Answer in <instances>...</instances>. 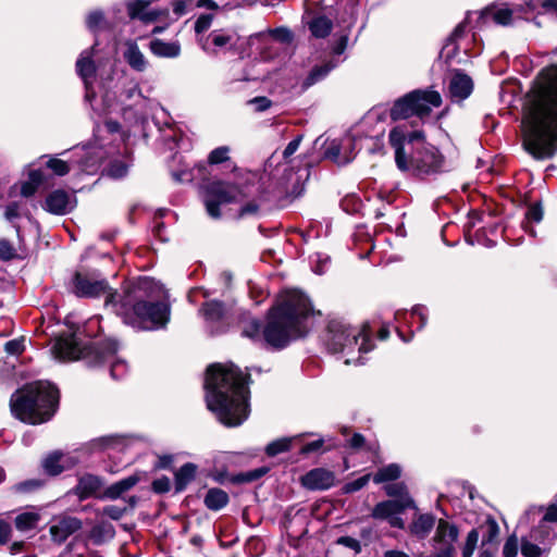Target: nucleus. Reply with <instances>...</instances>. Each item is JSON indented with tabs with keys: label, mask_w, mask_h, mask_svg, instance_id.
<instances>
[{
	"label": "nucleus",
	"mask_w": 557,
	"mask_h": 557,
	"mask_svg": "<svg viewBox=\"0 0 557 557\" xmlns=\"http://www.w3.org/2000/svg\"><path fill=\"white\" fill-rule=\"evenodd\" d=\"M523 125V147L537 160L557 149V66L542 70L531 90Z\"/></svg>",
	"instance_id": "obj_1"
},
{
	"label": "nucleus",
	"mask_w": 557,
	"mask_h": 557,
	"mask_svg": "<svg viewBox=\"0 0 557 557\" xmlns=\"http://www.w3.org/2000/svg\"><path fill=\"white\" fill-rule=\"evenodd\" d=\"M311 314L313 309L308 297L299 290H288L270 309L263 327L259 320L251 319L244 324L242 334L255 343L282 349L308 333V319Z\"/></svg>",
	"instance_id": "obj_2"
},
{
	"label": "nucleus",
	"mask_w": 557,
	"mask_h": 557,
	"mask_svg": "<svg viewBox=\"0 0 557 557\" xmlns=\"http://www.w3.org/2000/svg\"><path fill=\"white\" fill-rule=\"evenodd\" d=\"M249 373L234 363H215L205 380L207 407L226 426L240 425L249 414Z\"/></svg>",
	"instance_id": "obj_3"
},
{
	"label": "nucleus",
	"mask_w": 557,
	"mask_h": 557,
	"mask_svg": "<svg viewBox=\"0 0 557 557\" xmlns=\"http://www.w3.org/2000/svg\"><path fill=\"white\" fill-rule=\"evenodd\" d=\"M58 389L48 382H35L15 392L11 411L18 420L40 424L51 419L58 405Z\"/></svg>",
	"instance_id": "obj_4"
},
{
	"label": "nucleus",
	"mask_w": 557,
	"mask_h": 557,
	"mask_svg": "<svg viewBox=\"0 0 557 557\" xmlns=\"http://www.w3.org/2000/svg\"><path fill=\"white\" fill-rule=\"evenodd\" d=\"M323 341L331 352H344L347 356L358 351L357 359L347 358L345 363L363 364L362 354L371 351L374 347L368 324L352 326L344 320L333 319L329 322Z\"/></svg>",
	"instance_id": "obj_5"
},
{
	"label": "nucleus",
	"mask_w": 557,
	"mask_h": 557,
	"mask_svg": "<svg viewBox=\"0 0 557 557\" xmlns=\"http://www.w3.org/2000/svg\"><path fill=\"white\" fill-rule=\"evenodd\" d=\"M170 318L168 290L154 278L141 276V331L163 330Z\"/></svg>",
	"instance_id": "obj_6"
},
{
	"label": "nucleus",
	"mask_w": 557,
	"mask_h": 557,
	"mask_svg": "<svg viewBox=\"0 0 557 557\" xmlns=\"http://www.w3.org/2000/svg\"><path fill=\"white\" fill-rule=\"evenodd\" d=\"M199 188L207 212L213 219L221 216V206L239 202L251 194L248 187L239 189L219 176H202Z\"/></svg>",
	"instance_id": "obj_7"
},
{
	"label": "nucleus",
	"mask_w": 557,
	"mask_h": 557,
	"mask_svg": "<svg viewBox=\"0 0 557 557\" xmlns=\"http://www.w3.org/2000/svg\"><path fill=\"white\" fill-rule=\"evenodd\" d=\"M442 104V97L435 90L417 89L397 99L389 112L393 121L408 119L417 115L424 119L430 115L433 108Z\"/></svg>",
	"instance_id": "obj_8"
},
{
	"label": "nucleus",
	"mask_w": 557,
	"mask_h": 557,
	"mask_svg": "<svg viewBox=\"0 0 557 557\" xmlns=\"http://www.w3.org/2000/svg\"><path fill=\"white\" fill-rule=\"evenodd\" d=\"M104 306L126 325L139 327V287L137 284L127 282L120 289H111L106 297Z\"/></svg>",
	"instance_id": "obj_9"
},
{
	"label": "nucleus",
	"mask_w": 557,
	"mask_h": 557,
	"mask_svg": "<svg viewBox=\"0 0 557 557\" xmlns=\"http://www.w3.org/2000/svg\"><path fill=\"white\" fill-rule=\"evenodd\" d=\"M69 290L78 298H99L107 297L111 287L98 271L79 270L73 274Z\"/></svg>",
	"instance_id": "obj_10"
},
{
	"label": "nucleus",
	"mask_w": 557,
	"mask_h": 557,
	"mask_svg": "<svg viewBox=\"0 0 557 557\" xmlns=\"http://www.w3.org/2000/svg\"><path fill=\"white\" fill-rule=\"evenodd\" d=\"M267 181L262 182L267 185L268 199H273L282 205L292 201L302 195L306 186V178L302 176H264Z\"/></svg>",
	"instance_id": "obj_11"
},
{
	"label": "nucleus",
	"mask_w": 557,
	"mask_h": 557,
	"mask_svg": "<svg viewBox=\"0 0 557 557\" xmlns=\"http://www.w3.org/2000/svg\"><path fill=\"white\" fill-rule=\"evenodd\" d=\"M100 343H94L91 346L82 347L75 335L61 336L55 339L52 354L60 361H73L79 358H90L95 356L102 358V349Z\"/></svg>",
	"instance_id": "obj_12"
},
{
	"label": "nucleus",
	"mask_w": 557,
	"mask_h": 557,
	"mask_svg": "<svg viewBox=\"0 0 557 557\" xmlns=\"http://www.w3.org/2000/svg\"><path fill=\"white\" fill-rule=\"evenodd\" d=\"M458 539V527L445 519H440L431 540L434 553L425 557H456L455 543Z\"/></svg>",
	"instance_id": "obj_13"
},
{
	"label": "nucleus",
	"mask_w": 557,
	"mask_h": 557,
	"mask_svg": "<svg viewBox=\"0 0 557 557\" xmlns=\"http://www.w3.org/2000/svg\"><path fill=\"white\" fill-rule=\"evenodd\" d=\"M407 508H416V504L410 496H405L401 499L384 500L374 506L371 517L377 520H386L392 528L404 529L405 521L400 515Z\"/></svg>",
	"instance_id": "obj_14"
},
{
	"label": "nucleus",
	"mask_w": 557,
	"mask_h": 557,
	"mask_svg": "<svg viewBox=\"0 0 557 557\" xmlns=\"http://www.w3.org/2000/svg\"><path fill=\"white\" fill-rule=\"evenodd\" d=\"M76 206L75 191L67 193L63 189H55L46 197L44 209L51 214L65 215L72 212Z\"/></svg>",
	"instance_id": "obj_15"
},
{
	"label": "nucleus",
	"mask_w": 557,
	"mask_h": 557,
	"mask_svg": "<svg viewBox=\"0 0 557 557\" xmlns=\"http://www.w3.org/2000/svg\"><path fill=\"white\" fill-rule=\"evenodd\" d=\"M99 347L102 349V358L95 356L94 360L90 362L95 366L110 362V374L112 379L119 380L124 377L127 373V364L123 360L114 359V354L117 349L116 343L112 339H108L99 344Z\"/></svg>",
	"instance_id": "obj_16"
},
{
	"label": "nucleus",
	"mask_w": 557,
	"mask_h": 557,
	"mask_svg": "<svg viewBox=\"0 0 557 557\" xmlns=\"http://www.w3.org/2000/svg\"><path fill=\"white\" fill-rule=\"evenodd\" d=\"M323 158L332 162L343 165L349 163L355 158L354 140L350 137L344 138L342 141L335 139L326 141Z\"/></svg>",
	"instance_id": "obj_17"
},
{
	"label": "nucleus",
	"mask_w": 557,
	"mask_h": 557,
	"mask_svg": "<svg viewBox=\"0 0 557 557\" xmlns=\"http://www.w3.org/2000/svg\"><path fill=\"white\" fill-rule=\"evenodd\" d=\"M126 447V438L120 435H106L97 437L88 442L82 449L89 454H108L120 453Z\"/></svg>",
	"instance_id": "obj_18"
},
{
	"label": "nucleus",
	"mask_w": 557,
	"mask_h": 557,
	"mask_svg": "<svg viewBox=\"0 0 557 557\" xmlns=\"http://www.w3.org/2000/svg\"><path fill=\"white\" fill-rule=\"evenodd\" d=\"M334 483V473L324 468H314L301 476L302 486L311 491L329 490Z\"/></svg>",
	"instance_id": "obj_19"
},
{
	"label": "nucleus",
	"mask_w": 557,
	"mask_h": 557,
	"mask_svg": "<svg viewBox=\"0 0 557 557\" xmlns=\"http://www.w3.org/2000/svg\"><path fill=\"white\" fill-rule=\"evenodd\" d=\"M82 527L81 520L71 516H60L53 519L50 535L57 543H63L70 535Z\"/></svg>",
	"instance_id": "obj_20"
},
{
	"label": "nucleus",
	"mask_w": 557,
	"mask_h": 557,
	"mask_svg": "<svg viewBox=\"0 0 557 557\" xmlns=\"http://www.w3.org/2000/svg\"><path fill=\"white\" fill-rule=\"evenodd\" d=\"M45 170H50L53 174H67L72 169L61 159L53 157L47 159L46 156H42L29 163L25 168L24 174H42Z\"/></svg>",
	"instance_id": "obj_21"
},
{
	"label": "nucleus",
	"mask_w": 557,
	"mask_h": 557,
	"mask_svg": "<svg viewBox=\"0 0 557 557\" xmlns=\"http://www.w3.org/2000/svg\"><path fill=\"white\" fill-rule=\"evenodd\" d=\"M448 90L450 98L454 101H462L468 98L473 90L472 78L469 75L457 71L450 78Z\"/></svg>",
	"instance_id": "obj_22"
},
{
	"label": "nucleus",
	"mask_w": 557,
	"mask_h": 557,
	"mask_svg": "<svg viewBox=\"0 0 557 557\" xmlns=\"http://www.w3.org/2000/svg\"><path fill=\"white\" fill-rule=\"evenodd\" d=\"M438 520L432 513H417L413 516L408 531L418 540H425L432 530L437 527Z\"/></svg>",
	"instance_id": "obj_23"
},
{
	"label": "nucleus",
	"mask_w": 557,
	"mask_h": 557,
	"mask_svg": "<svg viewBox=\"0 0 557 557\" xmlns=\"http://www.w3.org/2000/svg\"><path fill=\"white\" fill-rule=\"evenodd\" d=\"M76 70L78 75L82 77L85 84L86 88V100L90 101L95 97V92L91 90L90 87V78L95 75V64L91 60V52L90 51H83L76 62Z\"/></svg>",
	"instance_id": "obj_24"
},
{
	"label": "nucleus",
	"mask_w": 557,
	"mask_h": 557,
	"mask_svg": "<svg viewBox=\"0 0 557 557\" xmlns=\"http://www.w3.org/2000/svg\"><path fill=\"white\" fill-rule=\"evenodd\" d=\"M539 539H522L521 541V553L524 557H540L543 553H545L552 542L550 532H547L546 535L543 533H539Z\"/></svg>",
	"instance_id": "obj_25"
},
{
	"label": "nucleus",
	"mask_w": 557,
	"mask_h": 557,
	"mask_svg": "<svg viewBox=\"0 0 557 557\" xmlns=\"http://www.w3.org/2000/svg\"><path fill=\"white\" fill-rule=\"evenodd\" d=\"M102 481L99 476L85 473L78 478V482L73 491L79 499H86L96 495L100 491Z\"/></svg>",
	"instance_id": "obj_26"
},
{
	"label": "nucleus",
	"mask_w": 557,
	"mask_h": 557,
	"mask_svg": "<svg viewBox=\"0 0 557 557\" xmlns=\"http://www.w3.org/2000/svg\"><path fill=\"white\" fill-rule=\"evenodd\" d=\"M197 473V466L191 462L183 465L174 473V488L175 493H182L186 490L187 485L194 481Z\"/></svg>",
	"instance_id": "obj_27"
},
{
	"label": "nucleus",
	"mask_w": 557,
	"mask_h": 557,
	"mask_svg": "<svg viewBox=\"0 0 557 557\" xmlns=\"http://www.w3.org/2000/svg\"><path fill=\"white\" fill-rule=\"evenodd\" d=\"M467 23L466 21L459 23L451 35L447 38L446 44L444 45L441 57L446 60V62H449L453 60L458 51V44L457 40L462 37V35L466 32Z\"/></svg>",
	"instance_id": "obj_28"
},
{
	"label": "nucleus",
	"mask_w": 557,
	"mask_h": 557,
	"mask_svg": "<svg viewBox=\"0 0 557 557\" xmlns=\"http://www.w3.org/2000/svg\"><path fill=\"white\" fill-rule=\"evenodd\" d=\"M150 51L159 58H176L181 53V46L177 41L165 42L160 39H152L149 44Z\"/></svg>",
	"instance_id": "obj_29"
},
{
	"label": "nucleus",
	"mask_w": 557,
	"mask_h": 557,
	"mask_svg": "<svg viewBox=\"0 0 557 557\" xmlns=\"http://www.w3.org/2000/svg\"><path fill=\"white\" fill-rule=\"evenodd\" d=\"M47 176H28V180L20 183V194L25 198L44 193L48 188Z\"/></svg>",
	"instance_id": "obj_30"
},
{
	"label": "nucleus",
	"mask_w": 557,
	"mask_h": 557,
	"mask_svg": "<svg viewBox=\"0 0 557 557\" xmlns=\"http://www.w3.org/2000/svg\"><path fill=\"white\" fill-rule=\"evenodd\" d=\"M228 502V494L219 487L209 488L203 499L205 506L212 511L221 510Z\"/></svg>",
	"instance_id": "obj_31"
},
{
	"label": "nucleus",
	"mask_w": 557,
	"mask_h": 557,
	"mask_svg": "<svg viewBox=\"0 0 557 557\" xmlns=\"http://www.w3.org/2000/svg\"><path fill=\"white\" fill-rule=\"evenodd\" d=\"M305 435V433H301L289 437L277 438L267 445L265 454L270 457H274L281 453L288 451L293 444L300 443Z\"/></svg>",
	"instance_id": "obj_32"
},
{
	"label": "nucleus",
	"mask_w": 557,
	"mask_h": 557,
	"mask_svg": "<svg viewBox=\"0 0 557 557\" xmlns=\"http://www.w3.org/2000/svg\"><path fill=\"white\" fill-rule=\"evenodd\" d=\"M332 21L326 16H314L308 22L309 30L315 38H325L332 30Z\"/></svg>",
	"instance_id": "obj_33"
},
{
	"label": "nucleus",
	"mask_w": 557,
	"mask_h": 557,
	"mask_svg": "<svg viewBox=\"0 0 557 557\" xmlns=\"http://www.w3.org/2000/svg\"><path fill=\"white\" fill-rule=\"evenodd\" d=\"M65 459V455L54 451L44 459L42 467L48 474L58 475L64 470Z\"/></svg>",
	"instance_id": "obj_34"
},
{
	"label": "nucleus",
	"mask_w": 557,
	"mask_h": 557,
	"mask_svg": "<svg viewBox=\"0 0 557 557\" xmlns=\"http://www.w3.org/2000/svg\"><path fill=\"white\" fill-rule=\"evenodd\" d=\"M401 472L403 469L398 463H389L383 466L373 474V482L380 484L397 480L398 478H400Z\"/></svg>",
	"instance_id": "obj_35"
},
{
	"label": "nucleus",
	"mask_w": 557,
	"mask_h": 557,
	"mask_svg": "<svg viewBox=\"0 0 557 557\" xmlns=\"http://www.w3.org/2000/svg\"><path fill=\"white\" fill-rule=\"evenodd\" d=\"M443 161H444V159H443V156L440 153V151L436 148L431 147L425 150V153L421 160V162H422L421 169H423L425 172H429V171L435 172L438 169H441Z\"/></svg>",
	"instance_id": "obj_36"
},
{
	"label": "nucleus",
	"mask_w": 557,
	"mask_h": 557,
	"mask_svg": "<svg viewBox=\"0 0 557 557\" xmlns=\"http://www.w3.org/2000/svg\"><path fill=\"white\" fill-rule=\"evenodd\" d=\"M138 481V478L136 474L131 475L126 479H123L114 484H112L110 487L106 491V496L110 498H116L120 497L124 492L128 491L131 487H133Z\"/></svg>",
	"instance_id": "obj_37"
},
{
	"label": "nucleus",
	"mask_w": 557,
	"mask_h": 557,
	"mask_svg": "<svg viewBox=\"0 0 557 557\" xmlns=\"http://www.w3.org/2000/svg\"><path fill=\"white\" fill-rule=\"evenodd\" d=\"M337 64L330 61L321 65L314 66L305 81V86H311L322 81Z\"/></svg>",
	"instance_id": "obj_38"
},
{
	"label": "nucleus",
	"mask_w": 557,
	"mask_h": 557,
	"mask_svg": "<svg viewBox=\"0 0 557 557\" xmlns=\"http://www.w3.org/2000/svg\"><path fill=\"white\" fill-rule=\"evenodd\" d=\"M40 516L35 511H25L16 516L15 527L20 531H28L36 528Z\"/></svg>",
	"instance_id": "obj_39"
},
{
	"label": "nucleus",
	"mask_w": 557,
	"mask_h": 557,
	"mask_svg": "<svg viewBox=\"0 0 557 557\" xmlns=\"http://www.w3.org/2000/svg\"><path fill=\"white\" fill-rule=\"evenodd\" d=\"M201 311L207 321L216 322L224 315V305L216 300L208 301Z\"/></svg>",
	"instance_id": "obj_40"
},
{
	"label": "nucleus",
	"mask_w": 557,
	"mask_h": 557,
	"mask_svg": "<svg viewBox=\"0 0 557 557\" xmlns=\"http://www.w3.org/2000/svg\"><path fill=\"white\" fill-rule=\"evenodd\" d=\"M547 522H557V506L556 505H550L546 509L539 527L531 531V537L539 539L540 537L539 533H543L546 535V533L549 532L546 527Z\"/></svg>",
	"instance_id": "obj_41"
},
{
	"label": "nucleus",
	"mask_w": 557,
	"mask_h": 557,
	"mask_svg": "<svg viewBox=\"0 0 557 557\" xmlns=\"http://www.w3.org/2000/svg\"><path fill=\"white\" fill-rule=\"evenodd\" d=\"M114 536L113 527L110 523H99L90 531V539L99 544Z\"/></svg>",
	"instance_id": "obj_42"
},
{
	"label": "nucleus",
	"mask_w": 557,
	"mask_h": 557,
	"mask_svg": "<svg viewBox=\"0 0 557 557\" xmlns=\"http://www.w3.org/2000/svg\"><path fill=\"white\" fill-rule=\"evenodd\" d=\"M410 317L411 319H414V318H418L419 319V325L417 326V330H421L425 326L426 324V319H428V311H426V308L423 307V306H414L411 310L410 313H407V312H396L395 314V318L397 321H399L400 319H404L405 321H407V318Z\"/></svg>",
	"instance_id": "obj_43"
},
{
	"label": "nucleus",
	"mask_w": 557,
	"mask_h": 557,
	"mask_svg": "<svg viewBox=\"0 0 557 557\" xmlns=\"http://www.w3.org/2000/svg\"><path fill=\"white\" fill-rule=\"evenodd\" d=\"M166 149L171 152L170 158L174 157L173 151L181 147L182 135L174 128L169 127L162 135Z\"/></svg>",
	"instance_id": "obj_44"
},
{
	"label": "nucleus",
	"mask_w": 557,
	"mask_h": 557,
	"mask_svg": "<svg viewBox=\"0 0 557 557\" xmlns=\"http://www.w3.org/2000/svg\"><path fill=\"white\" fill-rule=\"evenodd\" d=\"M479 541V532L472 529L466 537L465 544L461 548L462 557H472Z\"/></svg>",
	"instance_id": "obj_45"
},
{
	"label": "nucleus",
	"mask_w": 557,
	"mask_h": 557,
	"mask_svg": "<svg viewBox=\"0 0 557 557\" xmlns=\"http://www.w3.org/2000/svg\"><path fill=\"white\" fill-rule=\"evenodd\" d=\"M388 140L391 146L395 150H399L400 148H404V143L407 140V134L403 126H396L391 129L388 135Z\"/></svg>",
	"instance_id": "obj_46"
},
{
	"label": "nucleus",
	"mask_w": 557,
	"mask_h": 557,
	"mask_svg": "<svg viewBox=\"0 0 557 557\" xmlns=\"http://www.w3.org/2000/svg\"><path fill=\"white\" fill-rule=\"evenodd\" d=\"M126 49L123 54L129 65L136 70L139 69V51L136 41H127L125 44Z\"/></svg>",
	"instance_id": "obj_47"
},
{
	"label": "nucleus",
	"mask_w": 557,
	"mask_h": 557,
	"mask_svg": "<svg viewBox=\"0 0 557 557\" xmlns=\"http://www.w3.org/2000/svg\"><path fill=\"white\" fill-rule=\"evenodd\" d=\"M310 263L312 265V270L317 274H323L330 263V257L322 252H315L310 256Z\"/></svg>",
	"instance_id": "obj_48"
},
{
	"label": "nucleus",
	"mask_w": 557,
	"mask_h": 557,
	"mask_svg": "<svg viewBox=\"0 0 557 557\" xmlns=\"http://www.w3.org/2000/svg\"><path fill=\"white\" fill-rule=\"evenodd\" d=\"M230 148L227 146H221L213 149L208 156L209 164H220L230 160L228 157Z\"/></svg>",
	"instance_id": "obj_49"
},
{
	"label": "nucleus",
	"mask_w": 557,
	"mask_h": 557,
	"mask_svg": "<svg viewBox=\"0 0 557 557\" xmlns=\"http://www.w3.org/2000/svg\"><path fill=\"white\" fill-rule=\"evenodd\" d=\"M512 13L508 8H499L492 12V17L496 24L507 26L512 22Z\"/></svg>",
	"instance_id": "obj_50"
},
{
	"label": "nucleus",
	"mask_w": 557,
	"mask_h": 557,
	"mask_svg": "<svg viewBox=\"0 0 557 557\" xmlns=\"http://www.w3.org/2000/svg\"><path fill=\"white\" fill-rule=\"evenodd\" d=\"M42 485H44V482L41 480L30 479V480H26V481L15 484L12 487V490L15 493H29V492L40 488Z\"/></svg>",
	"instance_id": "obj_51"
},
{
	"label": "nucleus",
	"mask_w": 557,
	"mask_h": 557,
	"mask_svg": "<svg viewBox=\"0 0 557 557\" xmlns=\"http://www.w3.org/2000/svg\"><path fill=\"white\" fill-rule=\"evenodd\" d=\"M86 24L88 29H90L91 32L98 30L101 26L106 24L103 13L101 11L90 12L86 18Z\"/></svg>",
	"instance_id": "obj_52"
},
{
	"label": "nucleus",
	"mask_w": 557,
	"mask_h": 557,
	"mask_svg": "<svg viewBox=\"0 0 557 557\" xmlns=\"http://www.w3.org/2000/svg\"><path fill=\"white\" fill-rule=\"evenodd\" d=\"M385 493L391 497H398L401 499L405 496H409L406 485L404 483L388 484L384 487Z\"/></svg>",
	"instance_id": "obj_53"
},
{
	"label": "nucleus",
	"mask_w": 557,
	"mask_h": 557,
	"mask_svg": "<svg viewBox=\"0 0 557 557\" xmlns=\"http://www.w3.org/2000/svg\"><path fill=\"white\" fill-rule=\"evenodd\" d=\"M519 548V542L516 535H511L507 539L503 547L504 557H517Z\"/></svg>",
	"instance_id": "obj_54"
},
{
	"label": "nucleus",
	"mask_w": 557,
	"mask_h": 557,
	"mask_svg": "<svg viewBox=\"0 0 557 557\" xmlns=\"http://www.w3.org/2000/svg\"><path fill=\"white\" fill-rule=\"evenodd\" d=\"M302 135L296 136L292 141L288 143V145L282 151L281 157L286 162H289L290 157L298 150L300 143L302 141Z\"/></svg>",
	"instance_id": "obj_55"
},
{
	"label": "nucleus",
	"mask_w": 557,
	"mask_h": 557,
	"mask_svg": "<svg viewBox=\"0 0 557 557\" xmlns=\"http://www.w3.org/2000/svg\"><path fill=\"white\" fill-rule=\"evenodd\" d=\"M540 5L546 11L552 10L557 12V0H530V2L527 3L530 11L536 10Z\"/></svg>",
	"instance_id": "obj_56"
},
{
	"label": "nucleus",
	"mask_w": 557,
	"mask_h": 557,
	"mask_svg": "<svg viewBox=\"0 0 557 557\" xmlns=\"http://www.w3.org/2000/svg\"><path fill=\"white\" fill-rule=\"evenodd\" d=\"M525 219L528 222L539 223L543 219V209L539 202L529 206L525 211Z\"/></svg>",
	"instance_id": "obj_57"
},
{
	"label": "nucleus",
	"mask_w": 557,
	"mask_h": 557,
	"mask_svg": "<svg viewBox=\"0 0 557 557\" xmlns=\"http://www.w3.org/2000/svg\"><path fill=\"white\" fill-rule=\"evenodd\" d=\"M369 475L360 476L351 482L344 485L343 490L345 493H355L363 488L369 482Z\"/></svg>",
	"instance_id": "obj_58"
},
{
	"label": "nucleus",
	"mask_w": 557,
	"mask_h": 557,
	"mask_svg": "<svg viewBox=\"0 0 557 557\" xmlns=\"http://www.w3.org/2000/svg\"><path fill=\"white\" fill-rule=\"evenodd\" d=\"M126 511L125 505H109L102 508V515L112 518L114 520L120 519Z\"/></svg>",
	"instance_id": "obj_59"
},
{
	"label": "nucleus",
	"mask_w": 557,
	"mask_h": 557,
	"mask_svg": "<svg viewBox=\"0 0 557 557\" xmlns=\"http://www.w3.org/2000/svg\"><path fill=\"white\" fill-rule=\"evenodd\" d=\"M336 544L350 548L356 554H359L362 549L361 543L351 536H341L336 540Z\"/></svg>",
	"instance_id": "obj_60"
},
{
	"label": "nucleus",
	"mask_w": 557,
	"mask_h": 557,
	"mask_svg": "<svg viewBox=\"0 0 557 557\" xmlns=\"http://www.w3.org/2000/svg\"><path fill=\"white\" fill-rule=\"evenodd\" d=\"M170 488H171V480L165 475H163L159 479H156L152 482V490H153V492H156L158 494L166 493L170 491Z\"/></svg>",
	"instance_id": "obj_61"
},
{
	"label": "nucleus",
	"mask_w": 557,
	"mask_h": 557,
	"mask_svg": "<svg viewBox=\"0 0 557 557\" xmlns=\"http://www.w3.org/2000/svg\"><path fill=\"white\" fill-rule=\"evenodd\" d=\"M267 472H268V468L261 467V468L242 473L240 480L244 482H252V481H256V480L260 479L261 476H263Z\"/></svg>",
	"instance_id": "obj_62"
},
{
	"label": "nucleus",
	"mask_w": 557,
	"mask_h": 557,
	"mask_svg": "<svg viewBox=\"0 0 557 557\" xmlns=\"http://www.w3.org/2000/svg\"><path fill=\"white\" fill-rule=\"evenodd\" d=\"M212 18H213V16L211 14L200 15L195 23L196 33L200 34V33L206 32L210 27V25L212 23Z\"/></svg>",
	"instance_id": "obj_63"
},
{
	"label": "nucleus",
	"mask_w": 557,
	"mask_h": 557,
	"mask_svg": "<svg viewBox=\"0 0 557 557\" xmlns=\"http://www.w3.org/2000/svg\"><path fill=\"white\" fill-rule=\"evenodd\" d=\"M5 351L9 354V355H20L23 352L24 350V342L23 339H12V341H9L5 346Z\"/></svg>",
	"instance_id": "obj_64"
}]
</instances>
